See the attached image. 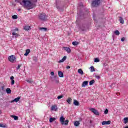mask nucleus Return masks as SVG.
<instances>
[{"instance_id":"obj_1","label":"nucleus","mask_w":128,"mask_h":128,"mask_svg":"<svg viewBox=\"0 0 128 128\" xmlns=\"http://www.w3.org/2000/svg\"><path fill=\"white\" fill-rule=\"evenodd\" d=\"M16 2H18L24 8H28V10L34 8L36 2L38 0H15Z\"/></svg>"},{"instance_id":"obj_2","label":"nucleus","mask_w":128,"mask_h":128,"mask_svg":"<svg viewBox=\"0 0 128 128\" xmlns=\"http://www.w3.org/2000/svg\"><path fill=\"white\" fill-rule=\"evenodd\" d=\"M60 121L62 126H64V124L65 126H67V124H68V120H66V118H64V116H62L60 118Z\"/></svg>"},{"instance_id":"obj_3","label":"nucleus","mask_w":128,"mask_h":128,"mask_svg":"<svg viewBox=\"0 0 128 128\" xmlns=\"http://www.w3.org/2000/svg\"><path fill=\"white\" fill-rule=\"evenodd\" d=\"M100 4V0H94L92 2V6L94 7L98 6Z\"/></svg>"},{"instance_id":"obj_4","label":"nucleus","mask_w":128,"mask_h":128,"mask_svg":"<svg viewBox=\"0 0 128 128\" xmlns=\"http://www.w3.org/2000/svg\"><path fill=\"white\" fill-rule=\"evenodd\" d=\"M38 18L40 20H46V16L44 13L40 14L38 15Z\"/></svg>"},{"instance_id":"obj_5","label":"nucleus","mask_w":128,"mask_h":128,"mask_svg":"<svg viewBox=\"0 0 128 128\" xmlns=\"http://www.w3.org/2000/svg\"><path fill=\"white\" fill-rule=\"evenodd\" d=\"M8 60L10 62H14L16 60V58L15 56L12 55L8 56Z\"/></svg>"},{"instance_id":"obj_6","label":"nucleus","mask_w":128,"mask_h":128,"mask_svg":"<svg viewBox=\"0 0 128 128\" xmlns=\"http://www.w3.org/2000/svg\"><path fill=\"white\" fill-rule=\"evenodd\" d=\"M90 110L93 112L95 116H100V112H98V110L94 109V108H91Z\"/></svg>"},{"instance_id":"obj_7","label":"nucleus","mask_w":128,"mask_h":128,"mask_svg":"<svg viewBox=\"0 0 128 128\" xmlns=\"http://www.w3.org/2000/svg\"><path fill=\"white\" fill-rule=\"evenodd\" d=\"M20 100V97H18L14 100H12V101L10 102H18Z\"/></svg>"},{"instance_id":"obj_8","label":"nucleus","mask_w":128,"mask_h":128,"mask_svg":"<svg viewBox=\"0 0 128 128\" xmlns=\"http://www.w3.org/2000/svg\"><path fill=\"white\" fill-rule=\"evenodd\" d=\"M102 126H106V124H110V120L103 121L102 122Z\"/></svg>"},{"instance_id":"obj_9","label":"nucleus","mask_w":128,"mask_h":128,"mask_svg":"<svg viewBox=\"0 0 128 128\" xmlns=\"http://www.w3.org/2000/svg\"><path fill=\"white\" fill-rule=\"evenodd\" d=\"M63 48L64 49V50H66V52H68V54H70L72 52V50L70 48L63 47Z\"/></svg>"},{"instance_id":"obj_10","label":"nucleus","mask_w":128,"mask_h":128,"mask_svg":"<svg viewBox=\"0 0 128 128\" xmlns=\"http://www.w3.org/2000/svg\"><path fill=\"white\" fill-rule=\"evenodd\" d=\"M88 81H84L82 84V86L84 88L86 86H88Z\"/></svg>"},{"instance_id":"obj_11","label":"nucleus","mask_w":128,"mask_h":128,"mask_svg":"<svg viewBox=\"0 0 128 128\" xmlns=\"http://www.w3.org/2000/svg\"><path fill=\"white\" fill-rule=\"evenodd\" d=\"M50 110H54L55 112H56L58 108H56V105H54L52 106Z\"/></svg>"},{"instance_id":"obj_12","label":"nucleus","mask_w":128,"mask_h":128,"mask_svg":"<svg viewBox=\"0 0 128 128\" xmlns=\"http://www.w3.org/2000/svg\"><path fill=\"white\" fill-rule=\"evenodd\" d=\"M58 76H60V78H64V73L62 72L58 71Z\"/></svg>"},{"instance_id":"obj_13","label":"nucleus","mask_w":128,"mask_h":128,"mask_svg":"<svg viewBox=\"0 0 128 128\" xmlns=\"http://www.w3.org/2000/svg\"><path fill=\"white\" fill-rule=\"evenodd\" d=\"M74 106H80V102H78V101L76 100H74Z\"/></svg>"},{"instance_id":"obj_14","label":"nucleus","mask_w":128,"mask_h":128,"mask_svg":"<svg viewBox=\"0 0 128 128\" xmlns=\"http://www.w3.org/2000/svg\"><path fill=\"white\" fill-rule=\"evenodd\" d=\"M66 60V56H64L61 60H60L58 61V62H64Z\"/></svg>"},{"instance_id":"obj_15","label":"nucleus","mask_w":128,"mask_h":128,"mask_svg":"<svg viewBox=\"0 0 128 128\" xmlns=\"http://www.w3.org/2000/svg\"><path fill=\"white\" fill-rule=\"evenodd\" d=\"M30 49L26 50V53L24 54V56H28V54H30Z\"/></svg>"},{"instance_id":"obj_16","label":"nucleus","mask_w":128,"mask_h":128,"mask_svg":"<svg viewBox=\"0 0 128 128\" xmlns=\"http://www.w3.org/2000/svg\"><path fill=\"white\" fill-rule=\"evenodd\" d=\"M11 118H14V120H18V116L14 115L11 116Z\"/></svg>"},{"instance_id":"obj_17","label":"nucleus","mask_w":128,"mask_h":128,"mask_svg":"<svg viewBox=\"0 0 128 128\" xmlns=\"http://www.w3.org/2000/svg\"><path fill=\"white\" fill-rule=\"evenodd\" d=\"M119 21L120 22V24H124V18L122 17H119Z\"/></svg>"},{"instance_id":"obj_18","label":"nucleus","mask_w":128,"mask_h":128,"mask_svg":"<svg viewBox=\"0 0 128 128\" xmlns=\"http://www.w3.org/2000/svg\"><path fill=\"white\" fill-rule=\"evenodd\" d=\"M56 120V118H50L49 122H54Z\"/></svg>"},{"instance_id":"obj_19","label":"nucleus","mask_w":128,"mask_h":128,"mask_svg":"<svg viewBox=\"0 0 128 128\" xmlns=\"http://www.w3.org/2000/svg\"><path fill=\"white\" fill-rule=\"evenodd\" d=\"M40 30H43V32H46V30H48V28H40Z\"/></svg>"},{"instance_id":"obj_20","label":"nucleus","mask_w":128,"mask_h":128,"mask_svg":"<svg viewBox=\"0 0 128 128\" xmlns=\"http://www.w3.org/2000/svg\"><path fill=\"white\" fill-rule=\"evenodd\" d=\"M78 74H84V71H82V69H78Z\"/></svg>"},{"instance_id":"obj_21","label":"nucleus","mask_w":128,"mask_h":128,"mask_svg":"<svg viewBox=\"0 0 128 128\" xmlns=\"http://www.w3.org/2000/svg\"><path fill=\"white\" fill-rule=\"evenodd\" d=\"M74 126H80V122L76 121L74 123Z\"/></svg>"},{"instance_id":"obj_22","label":"nucleus","mask_w":128,"mask_h":128,"mask_svg":"<svg viewBox=\"0 0 128 128\" xmlns=\"http://www.w3.org/2000/svg\"><path fill=\"white\" fill-rule=\"evenodd\" d=\"M12 36H15V38H18V36H20V34H18L17 33H16V32H13L12 33Z\"/></svg>"},{"instance_id":"obj_23","label":"nucleus","mask_w":128,"mask_h":128,"mask_svg":"<svg viewBox=\"0 0 128 128\" xmlns=\"http://www.w3.org/2000/svg\"><path fill=\"white\" fill-rule=\"evenodd\" d=\"M6 92L7 94H12V90H10V88H8L6 90Z\"/></svg>"},{"instance_id":"obj_24","label":"nucleus","mask_w":128,"mask_h":128,"mask_svg":"<svg viewBox=\"0 0 128 128\" xmlns=\"http://www.w3.org/2000/svg\"><path fill=\"white\" fill-rule=\"evenodd\" d=\"M30 28V26H25L24 27V30H29Z\"/></svg>"},{"instance_id":"obj_25","label":"nucleus","mask_w":128,"mask_h":128,"mask_svg":"<svg viewBox=\"0 0 128 128\" xmlns=\"http://www.w3.org/2000/svg\"><path fill=\"white\" fill-rule=\"evenodd\" d=\"M90 70L91 72H92L96 71V70H94V66H92L91 67H90Z\"/></svg>"},{"instance_id":"obj_26","label":"nucleus","mask_w":128,"mask_h":128,"mask_svg":"<svg viewBox=\"0 0 128 128\" xmlns=\"http://www.w3.org/2000/svg\"><path fill=\"white\" fill-rule=\"evenodd\" d=\"M94 80H92L90 82L89 84L90 86H92L94 84Z\"/></svg>"},{"instance_id":"obj_27","label":"nucleus","mask_w":128,"mask_h":128,"mask_svg":"<svg viewBox=\"0 0 128 128\" xmlns=\"http://www.w3.org/2000/svg\"><path fill=\"white\" fill-rule=\"evenodd\" d=\"M124 124H128V118H124Z\"/></svg>"},{"instance_id":"obj_28","label":"nucleus","mask_w":128,"mask_h":128,"mask_svg":"<svg viewBox=\"0 0 128 128\" xmlns=\"http://www.w3.org/2000/svg\"><path fill=\"white\" fill-rule=\"evenodd\" d=\"M54 82H55L56 84H58V82H60V80H58V78H55L54 80Z\"/></svg>"},{"instance_id":"obj_29","label":"nucleus","mask_w":128,"mask_h":128,"mask_svg":"<svg viewBox=\"0 0 128 128\" xmlns=\"http://www.w3.org/2000/svg\"><path fill=\"white\" fill-rule=\"evenodd\" d=\"M67 102L69 104H70V102H72V98H69L68 100H66Z\"/></svg>"},{"instance_id":"obj_30","label":"nucleus","mask_w":128,"mask_h":128,"mask_svg":"<svg viewBox=\"0 0 128 128\" xmlns=\"http://www.w3.org/2000/svg\"><path fill=\"white\" fill-rule=\"evenodd\" d=\"M114 34H116V36H118L120 34V31L119 30H116L114 31Z\"/></svg>"},{"instance_id":"obj_31","label":"nucleus","mask_w":128,"mask_h":128,"mask_svg":"<svg viewBox=\"0 0 128 128\" xmlns=\"http://www.w3.org/2000/svg\"><path fill=\"white\" fill-rule=\"evenodd\" d=\"M94 62H100V59L98 58H95Z\"/></svg>"},{"instance_id":"obj_32","label":"nucleus","mask_w":128,"mask_h":128,"mask_svg":"<svg viewBox=\"0 0 128 128\" xmlns=\"http://www.w3.org/2000/svg\"><path fill=\"white\" fill-rule=\"evenodd\" d=\"M26 82L29 84H32V82H34L32 81V80H26Z\"/></svg>"},{"instance_id":"obj_33","label":"nucleus","mask_w":128,"mask_h":128,"mask_svg":"<svg viewBox=\"0 0 128 128\" xmlns=\"http://www.w3.org/2000/svg\"><path fill=\"white\" fill-rule=\"evenodd\" d=\"M72 44H73V46H76V45L78 44V42H72Z\"/></svg>"},{"instance_id":"obj_34","label":"nucleus","mask_w":128,"mask_h":128,"mask_svg":"<svg viewBox=\"0 0 128 128\" xmlns=\"http://www.w3.org/2000/svg\"><path fill=\"white\" fill-rule=\"evenodd\" d=\"M12 18H13L14 20H16V18H18V16H16V15L12 16Z\"/></svg>"},{"instance_id":"obj_35","label":"nucleus","mask_w":128,"mask_h":128,"mask_svg":"<svg viewBox=\"0 0 128 128\" xmlns=\"http://www.w3.org/2000/svg\"><path fill=\"white\" fill-rule=\"evenodd\" d=\"M104 114H108V109H106L104 112Z\"/></svg>"},{"instance_id":"obj_36","label":"nucleus","mask_w":128,"mask_h":128,"mask_svg":"<svg viewBox=\"0 0 128 128\" xmlns=\"http://www.w3.org/2000/svg\"><path fill=\"white\" fill-rule=\"evenodd\" d=\"M63 96L62 95L59 96H58L57 98H58V100H60V98H62Z\"/></svg>"},{"instance_id":"obj_37","label":"nucleus","mask_w":128,"mask_h":128,"mask_svg":"<svg viewBox=\"0 0 128 128\" xmlns=\"http://www.w3.org/2000/svg\"><path fill=\"white\" fill-rule=\"evenodd\" d=\"M95 78H97V80H100V76H95Z\"/></svg>"},{"instance_id":"obj_38","label":"nucleus","mask_w":128,"mask_h":128,"mask_svg":"<svg viewBox=\"0 0 128 128\" xmlns=\"http://www.w3.org/2000/svg\"><path fill=\"white\" fill-rule=\"evenodd\" d=\"M11 84L12 86H14V80H11Z\"/></svg>"},{"instance_id":"obj_39","label":"nucleus","mask_w":128,"mask_h":128,"mask_svg":"<svg viewBox=\"0 0 128 128\" xmlns=\"http://www.w3.org/2000/svg\"><path fill=\"white\" fill-rule=\"evenodd\" d=\"M18 29L17 28H15L13 30V32H18Z\"/></svg>"},{"instance_id":"obj_40","label":"nucleus","mask_w":128,"mask_h":128,"mask_svg":"<svg viewBox=\"0 0 128 128\" xmlns=\"http://www.w3.org/2000/svg\"><path fill=\"white\" fill-rule=\"evenodd\" d=\"M0 128H6V126L2 124H0Z\"/></svg>"},{"instance_id":"obj_41","label":"nucleus","mask_w":128,"mask_h":128,"mask_svg":"<svg viewBox=\"0 0 128 128\" xmlns=\"http://www.w3.org/2000/svg\"><path fill=\"white\" fill-rule=\"evenodd\" d=\"M1 88L3 92H4V86H3L1 87Z\"/></svg>"},{"instance_id":"obj_42","label":"nucleus","mask_w":128,"mask_h":128,"mask_svg":"<svg viewBox=\"0 0 128 128\" xmlns=\"http://www.w3.org/2000/svg\"><path fill=\"white\" fill-rule=\"evenodd\" d=\"M10 79L11 80H14V76H12L10 78Z\"/></svg>"},{"instance_id":"obj_43","label":"nucleus","mask_w":128,"mask_h":128,"mask_svg":"<svg viewBox=\"0 0 128 128\" xmlns=\"http://www.w3.org/2000/svg\"><path fill=\"white\" fill-rule=\"evenodd\" d=\"M51 76H54V72H50Z\"/></svg>"},{"instance_id":"obj_44","label":"nucleus","mask_w":128,"mask_h":128,"mask_svg":"<svg viewBox=\"0 0 128 128\" xmlns=\"http://www.w3.org/2000/svg\"><path fill=\"white\" fill-rule=\"evenodd\" d=\"M124 40H125L124 37L122 38L121 39V42H124Z\"/></svg>"},{"instance_id":"obj_45","label":"nucleus","mask_w":128,"mask_h":128,"mask_svg":"<svg viewBox=\"0 0 128 128\" xmlns=\"http://www.w3.org/2000/svg\"><path fill=\"white\" fill-rule=\"evenodd\" d=\"M20 66H22L21 65H18V67L16 68V70L20 69Z\"/></svg>"},{"instance_id":"obj_46","label":"nucleus","mask_w":128,"mask_h":128,"mask_svg":"<svg viewBox=\"0 0 128 128\" xmlns=\"http://www.w3.org/2000/svg\"><path fill=\"white\" fill-rule=\"evenodd\" d=\"M66 68H67V69L70 68V66H67L66 67Z\"/></svg>"},{"instance_id":"obj_47","label":"nucleus","mask_w":128,"mask_h":128,"mask_svg":"<svg viewBox=\"0 0 128 128\" xmlns=\"http://www.w3.org/2000/svg\"><path fill=\"white\" fill-rule=\"evenodd\" d=\"M18 12H20V9H18Z\"/></svg>"},{"instance_id":"obj_48","label":"nucleus","mask_w":128,"mask_h":128,"mask_svg":"<svg viewBox=\"0 0 128 128\" xmlns=\"http://www.w3.org/2000/svg\"><path fill=\"white\" fill-rule=\"evenodd\" d=\"M0 114H2V110H0Z\"/></svg>"},{"instance_id":"obj_49","label":"nucleus","mask_w":128,"mask_h":128,"mask_svg":"<svg viewBox=\"0 0 128 128\" xmlns=\"http://www.w3.org/2000/svg\"><path fill=\"white\" fill-rule=\"evenodd\" d=\"M125 128H128V126H127L125 127Z\"/></svg>"}]
</instances>
